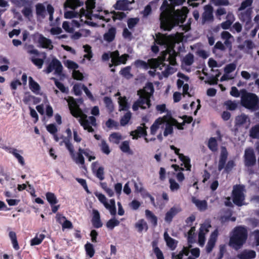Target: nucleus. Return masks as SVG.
<instances>
[{"label": "nucleus", "instance_id": "f257e3e1", "mask_svg": "<svg viewBox=\"0 0 259 259\" xmlns=\"http://www.w3.org/2000/svg\"><path fill=\"white\" fill-rule=\"evenodd\" d=\"M182 40L183 36L180 34L175 36L157 34L155 39L156 42L165 49L162 52L161 56L158 59L149 60L147 63L141 60H138L135 62L136 65L144 68H147L148 66L151 68H158L162 70V73L164 76L167 77L177 70L176 66L177 63L176 57L177 54L173 48L175 44L179 43Z\"/></svg>", "mask_w": 259, "mask_h": 259}, {"label": "nucleus", "instance_id": "f03ea898", "mask_svg": "<svg viewBox=\"0 0 259 259\" xmlns=\"http://www.w3.org/2000/svg\"><path fill=\"white\" fill-rule=\"evenodd\" d=\"M161 13L160 16V26L165 30H170L176 24L183 23L186 18L188 10L186 7L181 10H174L166 1H164L161 7Z\"/></svg>", "mask_w": 259, "mask_h": 259}, {"label": "nucleus", "instance_id": "7ed1b4c3", "mask_svg": "<svg viewBox=\"0 0 259 259\" xmlns=\"http://www.w3.org/2000/svg\"><path fill=\"white\" fill-rule=\"evenodd\" d=\"M65 99L68 103L71 114L76 118L79 117V122L84 130H87L89 132H93L94 130L92 126L96 125V118L93 116L88 117L87 115L84 114L79 108L72 97H69Z\"/></svg>", "mask_w": 259, "mask_h": 259}, {"label": "nucleus", "instance_id": "20e7f679", "mask_svg": "<svg viewBox=\"0 0 259 259\" xmlns=\"http://www.w3.org/2000/svg\"><path fill=\"white\" fill-rule=\"evenodd\" d=\"M105 12L100 11L99 14H94L93 16H91V13L89 12H84L82 15L80 16L79 20L77 19H73L71 22L64 21L62 24L63 28L67 32L72 33L74 31L75 28H79L83 24H87L90 25L94 26L95 23L89 21V20H93L96 19L105 20L103 14Z\"/></svg>", "mask_w": 259, "mask_h": 259}, {"label": "nucleus", "instance_id": "39448f33", "mask_svg": "<svg viewBox=\"0 0 259 259\" xmlns=\"http://www.w3.org/2000/svg\"><path fill=\"white\" fill-rule=\"evenodd\" d=\"M62 139L63 141L60 143V145H62L63 143L65 144L66 148L69 150L72 158L77 164H80L81 165L84 164V159L82 154H84V155L88 158L89 161H90L92 160H94L96 158L92 152L89 149H84L80 147H79L78 152L77 155H75L74 152L73 146L70 143L69 140L66 138H62Z\"/></svg>", "mask_w": 259, "mask_h": 259}, {"label": "nucleus", "instance_id": "423d86ee", "mask_svg": "<svg viewBox=\"0 0 259 259\" xmlns=\"http://www.w3.org/2000/svg\"><path fill=\"white\" fill-rule=\"evenodd\" d=\"M247 238L246 229L243 227H238L234 229L230 237L229 245L238 250L242 247Z\"/></svg>", "mask_w": 259, "mask_h": 259}, {"label": "nucleus", "instance_id": "0eeeda50", "mask_svg": "<svg viewBox=\"0 0 259 259\" xmlns=\"http://www.w3.org/2000/svg\"><path fill=\"white\" fill-rule=\"evenodd\" d=\"M129 56L127 54H123L119 56V53L118 51H115L112 53H105L102 55V60L106 61L111 58L112 63L109 64V67L113 66H117L121 64H125L126 61Z\"/></svg>", "mask_w": 259, "mask_h": 259}, {"label": "nucleus", "instance_id": "6e6552de", "mask_svg": "<svg viewBox=\"0 0 259 259\" xmlns=\"http://www.w3.org/2000/svg\"><path fill=\"white\" fill-rule=\"evenodd\" d=\"M95 0H87L86 2L87 10L81 9L80 13L75 12L73 10L67 11L64 13V17L66 19H73L79 20L80 16L82 15L84 12H86V13H87V12L91 13V16H93V14H97L95 13V11H93V9L95 8Z\"/></svg>", "mask_w": 259, "mask_h": 259}, {"label": "nucleus", "instance_id": "1a4fd4ad", "mask_svg": "<svg viewBox=\"0 0 259 259\" xmlns=\"http://www.w3.org/2000/svg\"><path fill=\"white\" fill-rule=\"evenodd\" d=\"M258 98L253 94L247 93L244 95L242 97L241 103L242 105L252 110H256L258 109Z\"/></svg>", "mask_w": 259, "mask_h": 259}, {"label": "nucleus", "instance_id": "9d476101", "mask_svg": "<svg viewBox=\"0 0 259 259\" xmlns=\"http://www.w3.org/2000/svg\"><path fill=\"white\" fill-rule=\"evenodd\" d=\"M95 196L98 198L99 201L103 204L104 207L109 210L112 215H115L116 214V209L115 206V201L114 199H110L108 201L106 196L100 193H95Z\"/></svg>", "mask_w": 259, "mask_h": 259}, {"label": "nucleus", "instance_id": "9b49d317", "mask_svg": "<svg viewBox=\"0 0 259 259\" xmlns=\"http://www.w3.org/2000/svg\"><path fill=\"white\" fill-rule=\"evenodd\" d=\"M244 188L243 186H236L234 187L233 191V200L235 204L241 206L245 204Z\"/></svg>", "mask_w": 259, "mask_h": 259}, {"label": "nucleus", "instance_id": "f8f14e48", "mask_svg": "<svg viewBox=\"0 0 259 259\" xmlns=\"http://www.w3.org/2000/svg\"><path fill=\"white\" fill-rule=\"evenodd\" d=\"M0 148L12 154L17 159L18 163L21 166H24L25 164L24 158L21 155V154L23 153L22 150H19L16 148L9 147L3 144L0 145Z\"/></svg>", "mask_w": 259, "mask_h": 259}, {"label": "nucleus", "instance_id": "ddd939ff", "mask_svg": "<svg viewBox=\"0 0 259 259\" xmlns=\"http://www.w3.org/2000/svg\"><path fill=\"white\" fill-rule=\"evenodd\" d=\"M139 99L134 103L133 105V109L137 111L139 108L143 109L148 108L150 107V98L144 96L143 94H138Z\"/></svg>", "mask_w": 259, "mask_h": 259}, {"label": "nucleus", "instance_id": "4468645a", "mask_svg": "<svg viewBox=\"0 0 259 259\" xmlns=\"http://www.w3.org/2000/svg\"><path fill=\"white\" fill-rule=\"evenodd\" d=\"M168 121H165V130L163 133V135L165 137L167 136L168 135L171 134L173 131V126H176L179 130H182L183 126L180 125L175 119H173L170 116L168 115Z\"/></svg>", "mask_w": 259, "mask_h": 259}, {"label": "nucleus", "instance_id": "2eb2a0df", "mask_svg": "<svg viewBox=\"0 0 259 259\" xmlns=\"http://www.w3.org/2000/svg\"><path fill=\"white\" fill-rule=\"evenodd\" d=\"M63 69V66L61 62L56 58H54L49 64V66L46 70V73H50L55 71L54 73L56 75H61Z\"/></svg>", "mask_w": 259, "mask_h": 259}, {"label": "nucleus", "instance_id": "dca6fc26", "mask_svg": "<svg viewBox=\"0 0 259 259\" xmlns=\"http://www.w3.org/2000/svg\"><path fill=\"white\" fill-rule=\"evenodd\" d=\"M167 119H169L168 115L157 118L150 127V134L154 135L159 129L164 128L165 121H168Z\"/></svg>", "mask_w": 259, "mask_h": 259}, {"label": "nucleus", "instance_id": "f3484780", "mask_svg": "<svg viewBox=\"0 0 259 259\" xmlns=\"http://www.w3.org/2000/svg\"><path fill=\"white\" fill-rule=\"evenodd\" d=\"M178 76L180 78L177 81V85L179 88L183 87V94L184 96L188 95L191 96L188 91L189 89V85L185 82H187L189 80L188 77L181 73H178Z\"/></svg>", "mask_w": 259, "mask_h": 259}, {"label": "nucleus", "instance_id": "a211bd4d", "mask_svg": "<svg viewBox=\"0 0 259 259\" xmlns=\"http://www.w3.org/2000/svg\"><path fill=\"white\" fill-rule=\"evenodd\" d=\"M244 162L246 166H253L256 163V158L253 152L251 149H247L245 151Z\"/></svg>", "mask_w": 259, "mask_h": 259}, {"label": "nucleus", "instance_id": "6ab92c4d", "mask_svg": "<svg viewBox=\"0 0 259 259\" xmlns=\"http://www.w3.org/2000/svg\"><path fill=\"white\" fill-rule=\"evenodd\" d=\"M211 227L210 225L207 223L201 226L200 232L198 236V242L200 246H202L205 243V235L209 231L208 229Z\"/></svg>", "mask_w": 259, "mask_h": 259}, {"label": "nucleus", "instance_id": "aec40b11", "mask_svg": "<svg viewBox=\"0 0 259 259\" xmlns=\"http://www.w3.org/2000/svg\"><path fill=\"white\" fill-rule=\"evenodd\" d=\"M147 128L145 123L142 124V126H138L136 130L131 133V135L133 136V139H137L142 136L146 137L147 135L146 131Z\"/></svg>", "mask_w": 259, "mask_h": 259}, {"label": "nucleus", "instance_id": "412c9836", "mask_svg": "<svg viewBox=\"0 0 259 259\" xmlns=\"http://www.w3.org/2000/svg\"><path fill=\"white\" fill-rule=\"evenodd\" d=\"M37 42L43 48L49 50H52L53 49L52 40L41 34L38 35Z\"/></svg>", "mask_w": 259, "mask_h": 259}, {"label": "nucleus", "instance_id": "4be33fe9", "mask_svg": "<svg viewBox=\"0 0 259 259\" xmlns=\"http://www.w3.org/2000/svg\"><path fill=\"white\" fill-rule=\"evenodd\" d=\"M170 148L175 150V153L179 156L180 159L183 163L184 166L186 168V169L188 170H190L191 166L190 164V159L188 157L184 156L183 154L179 153L180 149L177 148L174 146H170Z\"/></svg>", "mask_w": 259, "mask_h": 259}, {"label": "nucleus", "instance_id": "5701e85b", "mask_svg": "<svg viewBox=\"0 0 259 259\" xmlns=\"http://www.w3.org/2000/svg\"><path fill=\"white\" fill-rule=\"evenodd\" d=\"M221 38L224 41V44L230 50L232 49V44L234 40L233 36L228 31H224L221 34Z\"/></svg>", "mask_w": 259, "mask_h": 259}, {"label": "nucleus", "instance_id": "b1692460", "mask_svg": "<svg viewBox=\"0 0 259 259\" xmlns=\"http://www.w3.org/2000/svg\"><path fill=\"white\" fill-rule=\"evenodd\" d=\"M92 168L93 172L95 173L96 177L100 180L104 179V168L100 166L98 162H95L92 163Z\"/></svg>", "mask_w": 259, "mask_h": 259}, {"label": "nucleus", "instance_id": "393cba45", "mask_svg": "<svg viewBox=\"0 0 259 259\" xmlns=\"http://www.w3.org/2000/svg\"><path fill=\"white\" fill-rule=\"evenodd\" d=\"M218 235V232L217 230H215L211 233L206 247V249L207 252L209 253L214 246Z\"/></svg>", "mask_w": 259, "mask_h": 259}, {"label": "nucleus", "instance_id": "a878e982", "mask_svg": "<svg viewBox=\"0 0 259 259\" xmlns=\"http://www.w3.org/2000/svg\"><path fill=\"white\" fill-rule=\"evenodd\" d=\"M181 211V209L179 206H173L165 214V221L170 223L174 216Z\"/></svg>", "mask_w": 259, "mask_h": 259}, {"label": "nucleus", "instance_id": "bb28decb", "mask_svg": "<svg viewBox=\"0 0 259 259\" xmlns=\"http://www.w3.org/2000/svg\"><path fill=\"white\" fill-rule=\"evenodd\" d=\"M154 92L153 85L151 83H148L142 90L138 91V94H143L150 98Z\"/></svg>", "mask_w": 259, "mask_h": 259}, {"label": "nucleus", "instance_id": "cd10ccee", "mask_svg": "<svg viewBox=\"0 0 259 259\" xmlns=\"http://www.w3.org/2000/svg\"><path fill=\"white\" fill-rule=\"evenodd\" d=\"M204 12L202 15L203 22L212 21L213 19L212 8L209 5H206L204 8Z\"/></svg>", "mask_w": 259, "mask_h": 259}, {"label": "nucleus", "instance_id": "c85d7f7f", "mask_svg": "<svg viewBox=\"0 0 259 259\" xmlns=\"http://www.w3.org/2000/svg\"><path fill=\"white\" fill-rule=\"evenodd\" d=\"M228 156V152L226 149L223 147L221 148V153L218 165V169L221 171L224 168V165Z\"/></svg>", "mask_w": 259, "mask_h": 259}, {"label": "nucleus", "instance_id": "c756f323", "mask_svg": "<svg viewBox=\"0 0 259 259\" xmlns=\"http://www.w3.org/2000/svg\"><path fill=\"white\" fill-rule=\"evenodd\" d=\"M256 253L252 250H244L237 255L239 259H253L255 258Z\"/></svg>", "mask_w": 259, "mask_h": 259}, {"label": "nucleus", "instance_id": "7c9ffc66", "mask_svg": "<svg viewBox=\"0 0 259 259\" xmlns=\"http://www.w3.org/2000/svg\"><path fill=\"white\" fill-rule=\"evenodd\" d=\"M192 202L200 211H204L207 208V203L206 200H201L195 197L192 198Z\"/></svg>", "mask_w": 259, "mask_h": 259}, {"label": "nucleus", "instance_id": "2f4dec72", "mask_svg": "<svg viewBox=\"0 0 259 259\" xmlns=\"http://www.w3.org/2000/svg\"><path fill=\"white\" fill-rule=\"evenodd\" d=\"M236 124L237 125H245L246 128H247L250 125V120L249 118L244 114L238 116L236 118Z\"/></svg>", "mask_w": 259, "mask_h": 259}, {"label": "nucleus", "instance_id": "473e14b6", "mask_svg": "<svg viewBox=\"0 0 259 259\" xmlns=\"http://www.w3.org/2000/svg\"><path fill=\"white\" fill-rule=\"evenodd\" d=\"M93 217L92 220V222L93 226L96 228H100L102 226V223L100 220V215L99 212L96 209L93 210Z\"/></svg>", "mask_w": 259, "mask_h": 259}, {"label": "nucleus", "instance_id": "72a5a7b5", "mask_svg": "<svg viewBox=\"0 0 259 259\" xmlns=\"http://www.w3.org/2000/svg\"><path fill=\"white\" fill-rule=\"evenodd\" d=\"M238 12L239 13L238 16L241 21L248 22L250 20L251 11L250 9L238 11Z\"/></svg>", "mask_w": 259, "mask_h": 259}, {"label": "nucleus", "instance_id": "f704fd0d", "mask_svg": "<svg viewBox=\"0 0 259 259\" xmlns=\"http://www.w3.org/2000/svg\"><path fill=\"white\" fill-rule=\"evenodd\" d=\"M164 239L166 243L167 246L171 250H174L176 248L177 244V241L171 238L167 232H165L164 233Z\"/></svg>", "mask_w": 259, "mask_h": 259}, {"label": "nucleus", "instance_id": "c9c22d12", "mask_svg": "<svg viewBox=\"0 0 259 259\" xmlns=\"http://www.w3.org/2000/svg\"><path fill=\"white\" fill-rule=\"evenodd\" d=\"M135 226L139 232H142L144 230L146 231L148 229L147 223L144 219L139 220Z\"/></svg>", "mask_w": 259, "mask_h": 259}, {"label": "nucleus", "instance_id": "e433bc0d", "mask_svg": "<svg viewBox=\"0 0 259 259\" xmlns=\"http://www.w3.org/2000/svg\"><path fill=\"white\" fill-rule=\"evenodd\" d=\"M36 7V13L39 18H44L47 12L45 7L41 4H37Z\"/></svg>", "mask_w": 259, "mask_h": 259}, {"label": "nucleus", "instance_id": "4c0bfd02", "mask_svg": "<svg viewBox=\"0 0 259 259\" xmlns=\"http://www.w3.org/2000/svg\"><path fill=\"white\" fill-rule=\"evenodd\" d=\"M29 88L34 93L38 94L40 91L39 85L35 81L32 77H29Z\"/></svg>", "mask_w": 259, "mask_h": 259}, {"label": "nucleus", "instance_id": "58836bf2", "mask_svg": "<svg viewBox=\"0 0 259 259\" xmlns=\"http://www.w3.org/2000/svg\"><path fill=\"white\" fill-rule=\"evenodd\" d=\"M116 30L114 28H110L104 35V39L108 42L112 41L115 37Z\"/></svg>", "mask_w": 259, "mask_h": 259}, {"label": "nucleus", "instance_id": "ea45409f", "mask_svg": "<svg viewBox=\"0 0 259 259\" xmlns=\"http://www.w3.org/2000/svg\"><path fill=\"white\" fill-rule=\"evenodd\" d=\"M191 247V245H189L188 247H184L183 249L178 254H176L175 253H172V259H182L184 254L188 255L189 252V248Z\"/></svg>", "mask_w": 259, "mask_h": 259}, {"label": "nucleus", "instance_id": "a19ab883", "mask_svg": "<svg viewBox=\"0 0 259 259\" xmlns=\"http://www.w3.org/2000/svg\"><path fill=\"white\" fill-rule=\"evenodd\" d=\"M45 235L43 234H37L35 237L32 239L30 241V245L31 246L37 245L41 243L45 239Z\"/></svg>", "mask_w": 259, "mask_h": 259}, {"label": "nucleus", "instance_id": "79ce46f5", "mask_svg": "<svg viewBox=\"0 0 259 259\" xmlns=\"http://www.w3.org/2000/svg\"><path fill=\"white\" fill-rule=\"evenodd\" d=\"M145 215L147 219L154 226H156L157 224V217L149 210H145Z\"/></svg>", "mask_w": 259, "mask_h": 259}, {"label": "nucleus", "instance_id": "37998d69", "mask_svg": "<svg viewBox=\"0 0 259 259\" xmlns=\"http://www.w3.org/2000/svg\"><path fill=\"white\" fill-rule=\"evenodd\" d=\"M128 5V3L127 0H120L116 2L114 8L117 10H125L127 9Z\"/></svg>", "mask_w": 259, "mask_h": 259}, {"label": "nucleus", "instance_id": "c03bdc74", "mask_svg": "<svg viewBox=\"0 0 259 259\" xmlns=\"http://www.w3.org/2000/svg\"><path fill=\"white\" fill-rule=\"evenodd\" d=\"M255 47V45L254 43L250 40H246L244 42V45H239L238 48L240 50H243L245 49L251 50L253 49Z\"/></svg>", "mask_w": 259, "mask_h": 259}, {"label": "nucleus", "instance_id": "a18cd8bd", "mask_svg": "<svg viewBox=\"0 0 259 259\" xmlns=\"http://www.w3.org/2000/svg\"><path fill=\"white\" fill-rule=\"evenodd\" d=\"M64 6L72 9H74L75 8L80 6V2L79 0H66Z\"/></svg>", "mask_w": 259, "mask_h": 259}, {"label": "nucleus", "instance_id": "49530a36", "mask_svg": "<svg viewBox=\"0 0 259 259\" xmlns=\"http://www.w3.org/2000/svg\"><path fill=\"white\" fill-rule=\"evenodd\" d=\"M120 150L124 153L132 154L133 152L130 147V142L127 141H123L120 145Z\"/></svg>", "mask_w": 259, "mask_h": 259}, {"label": "nucleus", "instance_id": "de8ad7c7", "mask_svg": "<svg viewBox=\"0 0 259 259\" xmlns=\"http://www.w3.org/2000/svg\"><path fill=\"white\" fill-rule=\"evenodd\" d=\"M122 139V136L116 133L111 134L109 138V141L115 144H118Z\"/></svg>", "mask_w": 259, "mask_h": 259}, {"label": "nucleus", "instance_id": "09e8293b", "mask_svg": "<svg viewBox=\"0 0 259 259\" xmlns=\"http://www.w3.org/2000/svg\"><path fill=\"white\" fill-rule=\"evenodd\" d=\"M153 252L156 256L157 259H164V256L161 250L157 247V243L153 242L152 243Z\"/></svg>", "mask_w": 259, "mask_h": 259}, {"label": "nucleus", "instance_id": "8fccbe9b", "mask_svg": "<svg viewBox=\"0 0 259 259\" xmlns=\"http://www.w3.org/2000/svg\"><path fill=\"white\" fill-rule=\"evenodd\" d=\"M47 201L51 204L54 205L57 203L58 200L54 193L52 192H47L46 194Z\"/></svg>", "mask_w": 259, "mask_h": 259}, {"label": "nucleus", "instance_id": "3c124183", "mask_svg": "<svg viewBox=\"0 0 259 259\" xmlns=\"http://www.w3.org/2000/svg\"><path fill=\"white\" fill-rule=\"evenodd\" d=\"M118 102L119 104V111L126 110L128 108L125 97H119Z\"/></svg>", "mask_w": 259, "mask_h": 259}, {"label": "nucleus", "instance_id": "603ef678", "mask_svg": "<svg viewBox=\"0 0 259 259\" xmlns=\"http://www.w3.org/2000/svg\"><path fill=\"white\" fill-rule=\"evenodd\" d=\"M120 222L116 218H113L109 220L106 223V226L108 229L112 230L113 228L119 225Z\"/></svg>", "mask_w": 259, "mask_h": 259}, {"label": "nucleus", "instance_id": "864d4df0", "mask_svg": "<svg viewBox=\"0 0 259 259\" xmlns=\"http://www.w3.org/2000/svg\"><path fill=\"white\" fill-rule=\"evenodd\" d=\"M83 48L84 49V52L85 53V54L83 56L84 58L90 60L93 57L91 47L88 45H85L83 46Z\"/></svg>", "mask_w": 259, "mask_h": 259}, {"label": "nucleus", "instance_id": "5fc2aeb1", "mask_svg": "<svg viewBox=\"0 0 259 259\" xmlns=\"http://www.w3.org/2000/svg\"><path fill=\"white\" fill-rule=\"evenodd\" d=\"M194 61V57L193 55L191 54H188L183 58V66L187 65L190 66L191 65Z\"/></svg>", "mask_w": 259, "mask_h": 259}, {"label": "nucleus", "instance_id": "6e6d98bb", "mask_svg": "<svg viewBox=\"0 0 259 259\" xmlns=\"http://www.w3.org/2000/svg\"><path fill=\"white\" fill-rule=\"evenodd\" d=\"M249 135L253 138H259V124L255 125L250 129Z\"/></svg>", "mask_w": 259, "mask_h": 259}, {"label": "nucleus", "instance_id": "4d7b16f0", "mask_svg": "<svg viewBox=\"0 0 259 259\" xmlns=\"http://www.w3.org/2000/svg\"><path fill=\"white\" fill-rule=\"evenodd\" d=\"M169 183V188L172 192H177L180 189V185L175 180L170 179Z\"/></svg>", "mask_w": 259, "mask_h": 259}, {"label": "nucleus", "instance_id": "13d9d810", "mask_svg": "<svg viewBox=\"0 0 259 259\" xmlns=\"http://www.w3.org/2000/svg\"><path fill=\"white\" fill-rule=\"evenodd\" d=\"M84 247L87 254L90 257H93L95 253V250L94 249L93 245L90 243H87L85 245Z\"/></svg>", "mask_w": 259, "mask_h": 259}, {"label": "nucleus", "instance_id": "bf43d9fd", "mask_svg": "<svg viewBox=\"0 0 259 259\" xmlns=\"http://www.w3.org/2000/svg\"><path fill=\"white\" fill-rule=\"evenodd\" d=\"M100 146L101 148V150L103 153L105 154L108 155L110 153V150L109 149V147L106 142L102 140L101 142V144Z\"/></svg>", "mask_w": 259, "mask_h": 259}, {"label": "nucleus", "instance_id": "052dcab7", "mask_svg": "<svg viewBox=\"0 0 259 259\" xmlns=\"http://www.w3.org/2000/svg\"><path fill=\"white\" fill-rule=\"evenodd\" d=\"M131 118V113L130 112H126L120 119V124L124 126L128 123Z\"/></svg>", "mask_w": 259, "mask_h": 259}, {"label": "nucleus", "instance_id": "680f3d73", "mask_svg": "<svg viewBox=\"0 0 259 259\" xmlns=\"http://www.w3.org/2000/svg\"><path fill=\"white\" fill-rule=\"evenodd\" d=\"M64 64L68 68L72 69L73 71L78 67V65L75 62L69 60L65 61Z\"/></svg>", "mask_w": 259, "mask_h": 259}, {"label": "nucleus", "instance_id": "e2e57ef3", "mask_svg": "<svg viewBox=\"0 0 259 259\" xmlns=\"http://www.w3.org/2000/svg\"><path fill=\"white\" fill-rule=\"evenodd\" d=\"M208 146L211 150L213 151H216L218 147L216 139L214 138H210L208 141Z\"/></svg>", "mask_w": 259, "mask_h": 259}, {"label": "nucleus", "instance_id": "0e129e2a", "mask_svg": "<svg viewBox=\"0 0 259 259\" xmlns=\"http://www.w3.org/2000/svg\"><path fill=\"white\" fill-rule=\"evenodd\" d=\"M253 0H245L243 1L241 3L240 7L238 8V11H242L245 10V9L247 8V7L251 6Z\"/></svg>", "mask_w": 259, "mask_h": 259}, {"label": "nucleus", "instance_id": "69168bd1", "mask_svg": "<svg viewBox=\"0 0 259 259\" xmlns=\"http://www.w3.org/2000/svg\"><path fill=\"white\" fill-rule=\"evenodd\" d=\"M195 231V228L192 227L188 232V241L189 243H192L194 241Z\"/></svg>", "mask_w": 259, "mask_h": 259}, {"label": "nucleus", "instance_id": "338daca9", "mask_svg": "<svg viewBox=\"0 0 259 259\" xmlns=\"http://www.w3.org/2000/svg\"><path fill=\"white\" fill-rule=\"evenodd\" d=\"M32 62L39 68H41L44 64V60L41 59L37 58L36 57H32L31 58Z\"/></svg>", "mask_w": 259, "mask_h": 259}, {"label": "nucleus", "instance_id": "774afa93", "mask_svg": "<svg viewBox=\"0 0 259 259\" xmlns=\"http://www.w3.org/2000/svg\"><path fill=\"white\" fill-rule=\"evenodd\" d=\"M236 68V64L235 63H230L226 66L224 71L225 73H231L235 70Z\"/></svg>", "mask_w": 259, "mask_h": 259}]
</instances>
